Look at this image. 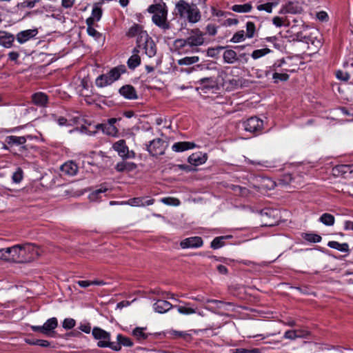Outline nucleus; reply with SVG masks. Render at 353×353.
<instances>
[{"mask_svg": "<svg viewBox=\"0 0 353 353\" xmlns=\"http://www.w3.org/2000/svg\"><path fill=\"white\" fill-rule=\"evenodd\" d=\"M205 42L204 34L199 29L191 30L185 39H178L174 42L175 50L179 54L194 53Z\"/></svg>", "mask_w": 353, "mask_h": 353, "instance_id": "f257e3e1", "label": "nucleus"}, {"mask_svg": "<svg viewBox=\"0 0 353 353\" xmlns=\"http://www.w3.org/2000/svg\"><path fill=\"white\" fill-rule=\"evenodd\" d=\"M128 37H137V46L139 49H143L145 54L151 58L157 53L156 44L147 32L143 30L142 26L134 23L126 32Z\"/></svg>", "mask_w": 353, "mask_h": 353, "instance_id": "f03ea898", "label": "nucleus"}, {"mask_svg": "<svg viewBox=\"0 0 353 353\" xmlns=\"http://www.w3.org/2000/svg\"><path fill=\"white\" fill-rule=\"evenodd\" d=\"M148 12L152 14V21L163 32L171 29V23L168 20V8L165 3H156L150 5Z\"/></svg>", "mask_w": 353, "mask_h": 353, "instance_id": "7ed1b4c3", "label": "nucleus"}, {"mask_svg": "<svg viewBox=\"0 0 353 353\" xmlns=\"http://www.w3.org/2000/svg\"><path fill=\"white\" fill-rule=\"evenodd\" d=\"M174 14L181 19L187 20L190 23H196L200 21L201 15L196 5L190 4L185 0H179L176 4Z\"/></svg>", "mask_w": 353, "mask_h": 353, "instance_id": "20e7f679", "label": "nucleus"}, {"mask_svg": "<svg viewBox=\"0 0 353 353\" xmlns=\"http://www.w3.org/2000/svg\"><path fill=\"white\" fill-rule=\"evenodd\" d=\"M11 259L8 258L10 262L25 263L28 261L32 256L30 254L36 252V247L32 243L17 244L10 247Z\"/></svg>", "mask_w": 353, "mask_h": 353, "instance_id": "39448f33", "label": "nucleus"}, {"mask_svg": "<svg viewBox=\"0 0 353 353\" xmlns=\"http://www.w3.org/2000/svg\"><path fill=\"white\" fill-rule=\"evenodd\" d=\"M295 68H288V65L285 59L276 60L274 64L269 67L268 72H272V79L274 83H277L279 81H286L289 79L288 72H294Z\"/></svg>", "mask_w": 353, "mask_h": 353, "instance_id": "423d86ee", "label": "nucleus"}, {"mask_svg": "<svg viewBox=\"0 0 353 353\" xmlns=\"http://www.w3.org/2000/svg\"><path fill=\"white\" fill-rule=\"evenodd\" d=\"M92 335L93 338L98 341L97 345L101 348L108 347L112 350L119 349L118 345L114 344V342L111 341V334L110 332L103 330L99 327H94L92 330Z\"/></svg>", "mask_w": 353, "mask_h": 353, "instance_id": "0eeeda50", "label": "nucleus"}, {"mask_svg": "<svg viewBox=\"0 0 353 353\" xmlns=\"http://www.w3.org/2000/svg\"><path fill=\"white\" fill-rule=\"evenodd\" d=\"M262 225L272 227L279 223L281 220L280 212L276 209L264 208L260 211Z\"/></svg>", "mask_w": 353, "mask_h": 353, "instance_id": "6e6552de", "label": "nucleus"}, {"mask_svg": "<svg viewBox=\"0 0 353 353\" xmlns=\"http://www.w3.org/2000/svg\"><path fill=\"white\" fill-rule=\"evenodd\" d=\"M168 143L160 138L154 139L145 144V150L151 156L157 157L165 153Z\"/></svg>", "mask_w": 353, "mask_h": 353, "instance_id": "1a4fd4ad", "label": "nucleus"}, {"mask_svg": "<svg viewBox=\"0 0 353 353\" xmlns=\"http://www.w3.org/2000/svg\"><path fill=\"white\" fill-rule=\"evenodd\" d=\"M244 130L251 133H260L263 127V120L256 117H252L243 123Z\"/></svg>", "mask_w": 353, "mask_h": 353, "instance_id": "9d476101", "label": "nucleus"}, {"mask_svg": "<svg viewBox=\"0 0 353 353\" xmlns=\"http://www.w3.org/2000/svg\"><path fill=\"white\" fill-rule=\"evenodd\" d=\"M154 199H145V197H134L125 201H121V205H128L132 207H145L153 205Z\"/></svg>", "mask_w": 353, "mask_h": 353, "instance_id": "9b49d317", "label": "nucleus"}, {"mask_svg": "<svg viewBox=\"0 0 353 353\" xmlns=\"http://www.w3.org/2000/svg\"><path fill=\"white\" fill-rule=\"evenodd\" d=\"M37 34L38 30L37 29H28L19 32L14 37L17 41L22 45L35 38Z\"/></svg>", "mask_w": 353, "mask_h": 353, "instance_id": "f8f14e48", "label": "nucleus"}, {"mask_svg": "<svg viewBox=\"0 0 353 353\" xmlns=\"http://www.w3.org/2000/svg\"><path fill=\"white\" fill-rule=\"evenodd\" d=\"M203 241L200 236H192L186 238L180 243L183 249L197 248L203 245Z\"/></svg>", "mask_w": 353, "mask_h": 353, "instance_id": "ddd939ff", "label": "nucleus"}, {"mask_svg": "<svg viewBox=\"0 0 353 353\" xmlns=\"http://www.w3.org/2000/svg\"><path fill=\"white\" fill-rule=\"evenodd\" d=\"M15 37L13 34L4 30H0V46L5 48L14 47Z\"/></svg>", "mask_w": 353, "mask_h": 353, "instance_id": "4468645a", "label": "nucleus"}, {"mask_svg": "<svg viewBox=\"0 0 353 353\" xmlns=\"http://www.w3.org/2000/svg\"><path fill=\"white\" fill-rule=\"evenodd\" d=\"M5 142L6 144L3 145V149L4 150H8V147H12L14 145H22L23 148H26V147L24 146V144L26 143V140L23 136H8L6 137Z\"/></svg>", "mask_w": 353, "mask_h": 353, "instance_id": "2eb2a0df", "label": "nucleus"}, {"mask_svg": "<svg viewBox=\"0 0 353 353\" xmlns=\"http://www.w3.org/2000/svg\"><path fill=\"white\" fill-rule=\"evenodd\" d=\"M102 3H103L98 2L93 4L91 15L86 19V23L94 24V22L100 21L103 14L101 8Z\"/></svg>", "mask_w": 353, "mask_h": 353, "instance_id": "dca6fc26", "label": "nucleus"}, {"mask_svg": "<svg viewBox=\"0 0 353 353\" xmlns=\"http://www.w3.org/2000/svg\"><path fill=\"white\" fill-rule=\"evenodd\" d=\"M119 92L122 97L128 100H134L138 99L137 91L131 85H123L119 90Z\"/></svg>", "mask_w": 353, "mask_h": 353, "instance_id": "f3484780", "label": "nucleus"}, {"mask_svg": "<svg viewBox=\"0 0 353 353\" xmlns=\"http://www.w3.org/2000/svg\"><path fill=\"white\" fill-rule=\"evenodd\" d=\"M61 172L68 176H74L78 172V166L73 161H68L60 168Z\"/></svg>", "mask_w": 353, "mask_h": 353, "instance_id": "a211bd4d", "label": "nucleus"}, {"mask_svg": "<svg viewBox=\"0 0 353 353\" xmlns=\"http://www.w3.org/2000/svg\"><path fill=\"white\" fill-rule=\"evenodd\" d=\"M173 307V305L165 300L158 299L153 304V310L159 314H164Z\"/></svg>", "mask_w": 353, "mask_h": 353, "instance_id": "6ab92c4d", "label": "nucleus"}, {"mask_svg": "<svg viewBox=\"0 0 353 353\" xmlns=\"http://www.w3.org/2000/svg\"><path fill=\"white\" fill-rule=\"evenodd\" d=\"M208 159L207 154L201 152L192 153L188 157V162L195 166L202 165L206 162Z\"/></svg>", "mask_w": 353, "mask_h": 353, "instance_id": "aec40b11", "label": "nucleus"}, {"mask_svg": "<svg viewBox=\"0 0 353 353\" xmlns=\"http://www.w3.org/2000/svg\"><path fill=\"white\" fill-rule=\"evenodd\" d=\"M353 170L352 165H337L332 167V176H343L347 177V174H350Z\"/></svg>", "mask_w": 353, "mask_h": 353, "instance_id": "412c9836", "label": "nucleus"}, {"mask_svg": "<svg viewBox=\"0 0 353 353\" xmlns=\"http://www.w3.org/2000/svg\"><path fill=\"white\" fill-rule=\"evenodd\" d=\"M196 145L194 142L190 141H179L174 143L172 145V150L175 152H183L184 151L194 149Z\"/></svg>", "mask_w": 353, "mask_h": 353, "instance_id": "4be33fe9", "label": "nucleus"}, {"mask_svg": "<svg viewBox=\"0 0 353 353\" xmlns=\"http://www.w3.org/2000/svg\"><path fill=\"white\" fill-rule=\"evenodd\" d=\"M140 50H143L139 49L137 48V46L134 48L132 56L128 59L127 61L128 66L130 69L134 70L140 65L141 58L138 55V53L140 52Z\"/></svg>", "mask_w": 353, "mask_h": 353, "instance_id": "5701e85b", "label": "nucleus"}, {"mask_svg": "<svg viewBox=\"0 0 353 353\" xmlns=\"http://www.w3.org/2000/svg\"><path fill=\"white\" fill-rule=\"evenodd\" d=\"M105 183L101 184L97 189L92 190L88 195V198L90 201L96 202L98 201L101 198V195L108 190Z\"/></svg>", "mask_w": 353, "mask_h": 353, "instance_id": "b1692460", "label": "nucleus"}, {"mask_svg": "<svg viewBox=\"0 0 353 353\" xmlns=\"http://www.w3.org/2000/svg\"><path fill=\"white\" fill-rule=\"evenodd\" d=\"M112 148L118 153V155L122 159L128 153V147L126 145L125 141L120 139L112 145Z\"/></svg>", "mask_w": 353, "mask_h": 353, "instance_id": "393cba45", "label": "nucleus"}, {"mask_svg": "<svg viewBox=\"0 0 353 353\" xmlns=\"http://www.w3.org/2000/svg\"><path fill=\"white\" fill-rule=\"evenodd\" d=\"M45 335L51 336L54 332V330L58 326V321L56 317H52L48 319L43 324Z\"/></svg>", "mask_w": 353, "mask_h": 353, "instance_id": "a878e982", "label": "nucleus"}, {"mask_svg": "<svg viewBox=\"0 0 353 353\" xmlns=\"http://www.w3.org/2000/svg\"><path fill=\"white\" fill-rule=\"evenodd\" d=\"M300 41L307 44V48L313 51L316 50L321 46V41L310 36H303L300 39Z\"/></svg>", "mask_w": 353, "mask_h": 353, "instance_id": "bb28decb", "label": "nucleus"}, {"mask_svg": "<svg viewBox=\"0 0 353 353\" xmlns=\"http://www.w3.org/2000/svg\"><path fill=\"white\" fill-rule=\"evenodd\" d=\"M97 129L101 130L103 133L112 137H116L118 134V130L115 125H110L106 123L98 124Z\"/></svg>", "mask_w": 353, "mask_h": 353, "instance_id": "cd10ccee", "label": "nucleus"}, {"mask_svg": "<svg viewBox=\"0 0 353 353\" xmlns=\"http://www.w3.org/2000/svg\"><path fill=\"white\" fill-rule=\"evenodd\" d=\"M126 72V68L124 65H120L111 69L108 72L109 78L113 83L118 80L122 74Z\"/></svg>", "mask_w": 353, "mask_h": 353, "instance_id": "c85d7f7f", "label": "nucleus"}, {"mask_svg": "<svg viewBox=\"0 0 353 353\" xmlns=\"http://www.w3.org/2000/svg\"><path fill=\"white\" fill-rule=\"evenodd\" d=\"M137 168V165L134 162L120 161L118 162L115 166L117 172H131Z\"/></svg>", "mask_w": 353, "mask_h": 353, "instance_id": "c756f323", "label": "nucleus"}, {"mask_svg": "<svg viewBox=\"0 0 353 353\" xmlns=\"http://www.w3.org/2000/svg\"><path fill=\"white\" fill-rule=\"evenodd\" d=\"M353 68V61L350 63V65L347 64L346 70H338L336 71L335 75L337 79L341 81L346 82L350 79V68Z\"/></svg>", "mask_w": 353, "mask_h": 353, "instance_id": "7c9ffc66", "label": "nucleus"}, {"mask_svg": "<svg viewBox=\"0 0 353 353\" xmlns=\"http://www.w3.org/2000/svg\"><path fill=\"white\" fill-rule=\"evenodd\" d=\"M32 100L34 104L43 107L47 104L48 98V96L43 92H37L32 94Z\"/></svg>", "mask_w": 353, "mask_h": 353, "instance_id": "2f4dec72", "label": "nucleus"}, {"mask_svg": "<svg viewBox=\"0 0 353 353\" xmlns=\"http://www.w3.org/2000/svg\"><path fill=\"white\" fill-rule=\"evenodd\" d=\"M223 59L224 62L228 64H233L239 59L236 52L232 49H227L224 51Z\"/></svg>", "mask_w": 353, "mask_h": 353, "instance_id": "473e14b6", "label": "nucleus"}, {"mask_svg": "<svg viewBox=\"0 0 353 353\" xmlns=\"http://www.w3.org/2000/svg\"><path fill=\"white\" fill-rule=\"evenodd\" d=\"M117 342L114 344L118 345L119 349L114 350V352H119L121 350V347H132L133 345V343L131 339L128 337H126L121 334H117Z\"/></svg>", "mask_w": 353, "mask_h": 353, "instance_id": "72a5a7b5", "label": "nucleus"}, {"mask_svg": "<svg viewBox=\"0 0 353 353\" xmlns=\"http://www.w3.org/2000/svg\"><path fill=\"white\" fill-rule=\"evenodd\" d=\"M177 311L184 315H190L196 313V310L190 303H185L184 305H176Z\"/></svg>", "mask_w": 353, "mask_h": 353, "instance_id": "f704fd0d", "label": "nucleus"}, {"mask_svg": "<svg viewBox=\"0 0 353 353\" xmlns=\"http://www.w3.org/2000/svg\"><path fill=\"white\" fill-rule=\"evenodd\" d=\"M252 9L251 3H246L244 4H235L231 7V10L233 12L238 13H248L250 12Z\"/></svg>", "mask_w": 353, "mask_h": 353, "instance_id": "c9c22d12", "label": "nucleus"}, {"mask_svg": "<svg viewBox=\"0 0 353 353\" xmlns=\"http://www.w3.org/2000/svg\"><path fill=\"white\" fill-rule=\"evenodd\" d=\"M230 238H232L231 235L217 236L212 241L210 246L214 250L219 249L224 246V241Z\"/></svg>", "mask_w": 353, "mask_h": 353, "instance_id": "e433bc0d", "label": "nucleus"}, {"mask_svg": "<svg viewBox=\"0 0 353 353\" xmlns=\"http://www.w3.org/2000/svg\"><path fill=\"white\" fill-rule=\"evenodd\" d=\"M96 85L97 87L103 88L113 83L112 79L109 78L108 74H101L96 79Z\"/></svg>", "mask_w": 353, "mask_h": 353, "instance_id": "4c0bfd02", "label": "nucleus"}, {"mask_svg": "<svg viewBox=\"0 0 353 353\" xmlns=\"http://www.w3.org/2000/svg\"><path fill=\"white\" fill-rule=\"evenodd\" d=\"M88 26L87 32L89 36L93 37L96 41L100 42L103 40V37L101 33L98 32L93 26V24L86 23Z\"/></svg>", "mask_w": 353, "mask_h": 353, "instance_id": "58836bf2", "label": "nucleus"}, {"mask_svg": "<svg viewBox=\"0 0 353 353\" xmlns=\"http://www.w3.org/2000/svg\"><path fill=\"white\" fill-rule=\"evenodd\" d=\"M145 329V327H137L132 330V334L138 341H144L148 339L149 336V334L144 332Z\"/></svg>", "mask_w": 353, "mask_h": 353, "instance_id": "ea45409f", "label": "nucleus"}, {"mask_svg": "<svg viewBox=\"0 0 353 353\" xmlns=\"http://www.w3.org/2000/svg\"><path fill=\"white\" fill-rule=\"evenodd\" d=\"M332 249L341 252L344 256L347 255L350 251L349 245L347 243H341L334 241H332Z\"/></svg>", "mask_w": 353, "mask_h": 353, "instance_id": "a19ab883", "label": "nucleus"}, {"mask_svg": "<svg viewBox=\"0 0 353 353\" xmlns=\"http://www.w3.org/2000/svg\"><path fill=\"white\" fill-rule=\"evenodd\" d=\"M270 52H271V50L268 48L254 50L251 54V57L256 60L267 55Z\"/></svg>", "mask_w": 353, "mask_h": 353, "instance_id": "79ce46f5", "label": "nucleus"}, {"mask_svg": "<svg viewBox=\"0 0 353 353\" xmlns=\"http://www.w3.org/2000/svg\"><path fill=\"white\" fill-rule=\"evenodd\" d=\"M304 240L310 243H319L321 241V236L313 233H304L302 234Z\"/></svg>", "mask_w": 353, "mask_h": 353, "instance_id": "37998d69", "label": "nucleus"}, {"mask_svg": "<svg viewBox=\"0 0 353 353\" xmlns=\"http://www.w3.org/2000/svg\"><path fill=\"white\" fill-rule=\"evenodd\" d=\"M199 57L196 56L185 57L178 60V64L180 65H189L199 61Z\"/></svg>", "mask_w": 353, "mask_h": 353, "instance_id": "c03bdc74", "label": "nucleus"}, {"mask_svg": "<svg viewBox=\"0 0 353 353\" xmlns=\"http://www.w3.org/2000/svg\"><path fill=\"white\" fill-rule=\"evenodd\" d=\"M246 32L245 33L248 39H252L254 37L256 32L255 24L252 21H248L245 24Z\"/></svg>", "mask_w": 353, "mask_h": 353, "instance_id": "a18cd8bd", "label": "nucleus"}, {"mask_svg": "<svg viewBox=\"0 0 353 353\" xmlns=\"http://www.w3.org/2000/svg\"><path fill=\"white\" fill-rule=\"evenodd\" d=\"M160 201L163 204L170 206H179L181 204L179 199L174 197H163Z\"/></svg>", "mask_w": 353, "mask_h": 353, "instance_id": "49530a36", "label": "nucleus"}, {"mask_svg": "<svg viewBox=\"0 0 353 353\" xmlns=\"http://www.w3.org/2000/svg\"><path fill=\"white\" fill-rule=\"evenodd\" d=\"M247 38L245 32L243 30H239L234 33L231 39V41L233 43H240L245 41Z\"/></svg>", "mask_w": 353, "mask_h": 353, "instance_id": "de8ad7c7", "label": "nucleus"}, {"mask_svg": "<svg viewBox=\"0 0 353 353\" xmlns=\"http://www.w3.org/2000/svg\"><path fill=\"white\" fill-rule=\"evenodd\" d=\"M23 178V170L18 167L16 169V171L13 172L12 176V182L14 183H19Z\"/></svg>", "mask_w": 353, "mask_h": 353, "instance_id": "09e8293b", "label": "nucleus"}, {"mask_svg": "<svg viewBox=\"0 0 353 353\" xmlns=\"http://www.w3.org/2000/svg\"><path fill=\"white\" fill-rule=\"evenodd\" d=\"M276 3H266L263 4H260L256 6V9L259 11H265L267 13H271L272 12V9L274 6H276Z\"/></svg>", "mask_w": 353, "mask_h": 353, "instance_id": "8fccbe9b", "label": "nucleus"}, {"mask_svg": "<svg viewBox=\"0 0 353 353\" xmlns=\"http://www.w3.org/2000/svg\"><path fill=\"white\" fill-rule=\"evenodd\" d=\"M231 189L236 193H238L242 196H246L248 194V190L245 187H241L236 185H232Z\"/></svg>", "mask_w": 353, "mask_h": 353, "instance_id": "3c124183", "label": "nucleus"}, {"mask_svg": "<svg viewBox=\"0 0 353 353\" xmlns=\"http://www.w3.org/2000/svg\"><path fill=\"white\" fill-rule=\"evenodd\" d=\"M76 325V321L72 318H66L62 322V326L65 330H70Z\"/></svg>", "mask_w": 353, "mask_h": 353, "instance_id": "603ef678", "label": "nucleus"}, {"mask_svg": "<svg viewBox=\"0 0 353 353\" xmlns=\"http://www.w3.org/2000/svg\"><path fill=\"white\" fill-rule=\"evenodd\" d=\"M11 251L10 247L0 249V259L9 261L8 258L11 259Z\"/></svg>", "mask_w": 353, "mask_h": 353, "instance_id": "864d4df0", "label": "nucleus"}, {"mask_svg": "<svg viewBox=\"0 0 353 353\" xmlns=\"http://www.w3.org/2000/svg\"><path fill=\"white\" fill-rule=\"evenodd\" d=\"M79 329L85 334H90L92 330L90 323L87 321L81 322L79 325Z\"/></svg>", "mask_w": 353, "mask_h": 353, "instance_id": "5fc2aeb1", "label": "nucleus"}, {"mask_svg": "<svg viewBox=\"0 0 353 353\" xmlns=\"http://www.w3.org/2000/svg\"><path fill=\"white\" fill-rule=\"evenodd\" d=\"M218 27L212 23H209L205 28L206 33L210 36H214L217 33Z\"/></svg>", "mask_w": 353, "mask_h": 353, "instance_id": "6e6d98bb", "label": "nucleus"}, {"mask_svg": "<svg viewBox=\"0 0 353 353\" xmlns=\"http://www.w3.org/2000/svg\"><path fill=\"white\" fill-rule=\"evenodd\" d=\"M316 17L319 21H320L321 22L328 21V20H329L328 14L326 12L323 11V10L317 12L316 14Z\"/></svg>", "mask_w": 353, "mask_h": 353, "instance_id": "4d7b16f0", "label": "nucleus"}, {"mask_svg": "<svg viewBox=\"0 0 353 353\" xmlns=\"http://www.w3.org/2000/svg\"><path fill=\"white\" fill-rule=\"evenodd\" d=\"M283 337L287 339L294 340L296 338L300 337V336L297 334L296 331L295 330H287L284 333Z\"/></svg>", "mask_w": 353, "mask_h": 353, "instance_id": "13d9d810", "label": "nucleus"}, {"mask_svg": "<svg viewBox=\"0 0 353 353\" xmlns=\"http://www.w3.org/2000/svg\"><path fill=\"white\" fill-rule=\"evenodd\" d=\"M319 221L325 225H331V214L324 213L319 218Z\"/></svg>", "mask_w": 353, "mask_h": 353, "instance_id": "bf43d9fd", "label": "nucleus"}, {"mask_svg": "<svg viewBox=\"0 0 353 353\" xmlns=\"http://www.w3.org/2000/svg\"><path fill=\"white\" fill-rule=\"evenodd\" d=\"M55 121L60 126H69L70 125L69 121L63 117H59L55 119Z\"/></svg>", "mask_w": 353, "mask_h": 353, "instance_id": "052dcab7", "label": "nucleus"}, {"mask_svg": "<svg viewBox=\"0 0 353 353\" xmlns=\"http://www.w3.org/2000/svg\"><path fill=\"white\" fill-rule=\"evenodd\" d=\"M75 2V0H61V6L64 8H71L74 3Z\"/></svg>", "mask_w": 353, "mask_h": 353, "instance_id": "680f3d73", "label": "nucleus"}, {"mask_svg": "<svg viewBox=\"0 0 353 353\" xmlns=\"http://www.w3.org/2000/svg\"><path fill=\"white\" fill-rule=\"evenodd\" d=\"M8 59L12 61H17L19 57V53L17 51H12L8 54Z\"/></svg>", "mask_w": 353, "mask_h": 353, "instance_id": "e2e57ef3", "label": "nucleus"}, {"mask_svg": "<svg viewBox=\"0 0 353 353\" xmlns=\"http://www.w3.org/2000/svg\"><path fill=\"white\" fill-rule=\"evenodd\" d=\"M206 303H215V304H216L217 307H219V308L221 307V306L223 305L228 304L227 303L222 301H219V300H216V299H206Z\"/></svg>", "mask_w": 353, "mask_h": 353, "instance_id": "0e129e2a", "label": "nucleus"}, {"mask_svg": "<svg viewBox=\"0 0 353 353\" xmlns=\"http://www.w3.org/2000/svg\"><path fill=\"white\" fill-rule=\"evenodd\" d=\"M37 345L43 347H48L50 345V343L47 340L37 339Z\"/></svg>", "mask_w": 353, "mask_h": 353, "instance_id": "69168bd1", "label": "nucleus"}, {"mask_svg": "<svg viewBox=\"0 0 353 353\" xmlns=\"http://www.w3.org/2000/svg\"><path fill=\"white\" fill-rule=\"evenodd\" d=\"M30 328L33 332H39L45 335V330H44L43 325H31Z\"/></svg>", "mask_w": 353, "mask_h": 353, "instance_id": "338daca9", "label": "nucleus"}, {"mask_svg": "<svg viewBox=\"0 0 353 353\" xmlns=\"http://www.w3.org/2000/svg\"><path fill=\"white\" fill-rule=\"evenodd\" d=\"M273 24L276 27H281L283 26V20L279 17H275L272 19Z\"/></svg>", "mask_w": 353, "mask_h": 353, "instance_id": "774afa93", "label": "nucleus"}]
</instances>
